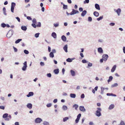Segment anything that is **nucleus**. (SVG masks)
Instances as JSON below:
<instances>
[{"label":"nucleus","mask_w":125,"mask_h":125,"mask_svg":"<svg viewBox=\"0 0 125 125\" xmlns=\"http://www.w3.org/2000/svg\"><path fill=\"white\" fill-rule=\"evenodd\" d=\"M79 120V119L77 118L75 120L76 123H77L78 122Z\"/></svg>","instance_id":"nucleus-54"},{"label":"nucleus","mask_w":125,"mask_h":125,"mask_svg":"<svg viewBox=\"0 0 125 125\" xmlns=\"http://www.w3.org/2000/svg\"><path fill=\"white\" fill-rule=\"evenodd\" d=\"M79 109L80 111H82L84 112L85 111V109L83 106H80L79 107Z\"/></svg>","instance_id":"nucleus-8"},{"label":"nucleus","mask_w":125,"mask_h":125,"mask_svg":"<svg viewBox=\"0 0 125 125\" xmlns=\"http://www.w3.org/2000/svg\"><path fill=\"white\" fill-rule=\"evenodd\" d=\"M67 45H65L63 47V49L65 52H67Z\"/></svg>","instance_id":"nucleus-19"},{"label":"nucleus","mask_w":125,"mask_h":125,"mask_svg":"<svg viewBox=\"0 0 125 125\" xmlns=\"http://www.w3.org/2000/svg\"><path fill=\"white\" fill-rule=\"evenodd\" d=\"M8 114L7 113H6L4 114L3 116V117L4 118H5L8 117Z\"/></svg>","instance_id":"nucleus-31"},{"label":"nucleus","mask_w":125,"mask_h":125,"mask_svg":"<svg viewBox=\"0 0 125 125\" xmlns=\"http://www.w3.org/2000/svg\"><path fill=\"white\" fill-rule=\"evenodd\" d=\"M62 39L63 41H65L66 40V37L64 35H62Z\"/></svg>","instance_id":"nucleus-18"},{"label":"nucleus","mask_w":125,"mask_h":125,"mask_svg":"<svg viewBox=\"0 0 125 125\" xmlns=\"http://www.w3.org/2000/svg\"><path fill=\"white\" fill-rule=\"evenodd\" d=\"M52 106V104L51 103L47 105V107H50Z\"/></svg>","instance_id":"nucleus-46"},{"label":"nucleus","mask_w":125,"mask_h":125,"mask_svg":"<svg viewBox=\"0 0 125 125\" xmlns=\"http://www.w3.org/2000/svg\"><path fill=\"white\" fill-rule=\"evenodd\" d=\"M92 18L90 17H89L88 18V21H92Z\"/></svg>","instance_id":"nucleus-41"},{"label":"nucleus","mask_w":125,"mask_h":125,"mask_svg":"<svg viewBox=\"0 0 125 125\" xmlns=\"http://www.w3.org/2000/svg\"><path fill=\"white\" fill-rule=\"evenodd\" d=\"M104 89H105L103 87H101V94H103L104 90Z\"/></svg>","instance_id":"nucleus-27"},{"label":"nucleus","mask_w":125,"mask_h":125,"mask_svg":"<svg viewBox=\"0 0 125 125\" xmlns=\"http://www.w3.org/2000/svg\"><path fill=\"white\" fill-rule=\"evenodd\" d=\"M78 107V106L76 104H75L73 105V107L76 110H77Z\"/></svg>","instance_id":"nucleus-25"},{"label":"nucleus","mask_w":125,"mask_h":125,"mask_svg":"<svg viewBox=\"0 0 125 125\" xmlns=\"http://www.w3.org/2000/svg\"><path fill=\"white\" fill-rule=\"evenodd\" d=\"M63 8L64 9H67V5L63 4Z\"/></svg>","instance_id":"nucleus-33"},{"label":"nucleus","mask_w":125,"mask_h":125,"mask_svg":"<svg viewBox=\"0 0 125 125\" xmlns=\"http://www.w3.org/2000/svg\"><path fill=\"white\" fill-rule=\"evenodd\" d=\"M48 50L49 52H50L51 51V48L49 46H48Z\"/></svg>","instance_id":"nucleus-62"},{"label":"nucleus","mask_w":125,"mask_h":125,"mask_svg":"<svg viewBox=\"0 0 125 125\" xmlns=\"http://www.w3.org/2000/svg\"><path fill=\"white\" fill-rule=\"evenodd\" d=\"M89 125H94V123L92 122H90L89 123Z\"/></svg>","instance_id":"nucleus-63"},{"label":"nucleus","mask_w":125,"mask_h":125,"mask_svg":"<svg viewBox=\"0 0 125 125\" xmlns=\"http://www.w3.org/2000/svg\"><path fill=\"white\" fill-rule=\"evenodd\" d=\"M21 39H19L17 40L15 42V43L16 44L20 42V41L22 40Z\"/></svg>","instance_id":"nucleus-29"},{"label":"nucleus","mask_w":125,"mask_h":125,"mask_svg":"<svg viewBox=\"0 0 125 125\" xmlns=\"http://www.w3.org/2000/svg\"><path fill=\"white\" fill-rule=\"evenodd\" d=\"M102 57L103 58L104 60V61H106L107 60L108 56L107 55L105 54L103 55Z\"/></svg>","instance_id":"nucleus-5"},{"label":"nucleus","mask_w":125,"mask_h":125,"mask_svg":"<svg viewBox=\"0 0 125 125\" xmlns=\"http://www.w3.org/2000/svg\"><path fill=\"white\" fill-rule=\"evenodd\" d=\"M27 19L29 20H32V19L29 16H27Z\"/></svg>","instance_id":"nucleus-51"},{"label":"nucleus","mask_w":125,"mask_h":125,"mask_svg":"<svg viewBox=\"0 0 125 125\" xmlns=\"http://www.w3.org/2000/svg\"><path fill=\"white\" fill-rule=\"evenodd\" d=\"M10 32L9 31L8 32V33H7V35H6L7 37L8 38H9L11 36V35L10 36H9V35H10Z\"/></svg>","instance_id":"nucleus-42"},{"label":"nucleus","mask_w":125,"mask_h":125,"mask_svg":"<svg viewBox=\"0 0 125 125\" xmlns=\"http://www.w3.org/2000/svg\"><path fill=\"white\" fill-rule=\"evenodd\" d=\"M66 61L68 62H70L72 61V59L70 58H68L66 59Z\"/></svg>","instance_id":"nucleus-28"},{"label":"nucleus","mask_w":125,"mask_h":125,"mask_svg":"<svg viewBox=\"0 0 125 125\" xmlns=\"http://www.w3.org/2000/svg\"><path fill=\"white\" fill-rule=\"evenodd\" d=\"M47 76L48 77H50L51 76V74L50 73H48L47 74Z\"/></svg>","instance_id":"nucleus-48"},{"label":"nucleus","mask_w":125,"mask_h":125,"mask_svg":"<svg viewBox=\"0 0 125 125\" xmlns=\"http://www.w3.org/2000/svg\"><path fill=\"white\" fill-rule=\"evenodd\" d=\"M49 56L50 57L53 58L54 57V55L52 52H51L49 54Z\"/></svg>","instance_id":"nucleus-23"},{"label":"nucleus","mask_w":125,"mask_h":125,"mask_svg":"<svg viewBox=\"0 0 125 125\" xmlns=\"http://www.w3.org/2000/svg\"><path fill=\"white\" fill-rule=\"evenodd\" d=\"M118 85V84L117 83H115L113 85H112V86L113 87H116Z\"/></svg>","instance_id":"nucleus-39"},{"label":"nucleus","mask_w":125,"mask_h":125,"mask_svg":"<svg viewBox=\"0 0 125 125\" xmlns=\"http://www.w3.org/2000/svg\"><path fill=\"white\" fill-rule=\"evenodd\" d=\"M52 36L54 38H56L57 37V35L54 32H53L52 34Z\"/></svg>","instance_id":"nucleus-14"},{"label":"nucleus","mask_w":125,"mask_h":125,"mask_svg":"<svg viewBox=\"0 0 125 125\" xmlns=\"http://www.w3.org/2000/svg\"><path fill=\"white\" fill-rule=\"evenodd\" d=\"M36 26L37 27H41V23L40 22H39L38 23V24Z\"/></svg>","instance_id":"nucleus-38"},{"label":"nucleus","mask_w":125,"mask_h":125,"mask_svg":"<svg viewBox=\"0 0 125 125\" xmlns=\"http://www.w3.org/2000/svg\"><path fill=\"white\" fill-rule=\"evenodd\" d=\"M1 27H2L3 28H4L6 26V25L4 23H2L1 24Z\"/></svg>","instance_id":"nucleus-34"},{"label":"nucleus","mask_w":125,"mask_h":125,"mask_svg":"<svg viewBox=\"0 0 125 125\" xmlns=\"http://www.w3.org/2000/svg\"><path fill=\"white\" fill-rule=\"evenodd\" d=\"M33 23H36V21L35 19H33L32 21Z\"/></svg>","instance_id":"nucleus-43"},{"label":"nucleus","mask_w":125,"mask_h":125,"mask_svg":"<svg viewBox=\"0 0 125 125\" xmlns=\"http://www.w3.org/2000/svg\"><path fill=\"white\" fill-rule=\"evenodd\" d=\"M57 102V99H54L53 101V102L54 103H56Z\"/></svg>","instance_id":"nucleus-57"},{"label":"nucleus","mask_w":125,"mask_h":125,"mask_svg":"<svg viewBox=\"0 0 125 125\" xmlns=\"http://www.w3.org/2000/svg\"><path fill=\"white\" fill-rule=\"evenodd\" d=\"M27 106L28 108L30 109L32 108V105L31 104V103H29L27 104Z\"/></svg>","instance_id":"nucleus-9"},{"label":"nucleus","mask_w":125,"mask_h":125,"mask_svg":"<svg viewBox=\"0 0 125 125\" xmlns=\"http://www.w3.org/2000/svg\"><path fill=\"white\" fill-rule=\"evenodd\" d=\"M97 110L95 114L97 116L99 117L102 115L101 111H102L101 109L99 107L97 108Z\"/></svg>","instance_id":"nucleus-1"},{"label":"nucleus","mask_w":125,"mask_h":125,"mask_svg":"<svg viewBox=\"0 0 125 125\" xmlns=\"http://www.w3.org/2000/svg\"><path fill=\"white\" fill-rule=\"evenodd\" d=\"M24 52L25 54H28L29 53V51L26 50H24Z\"/></svg>","instance_id":"nucleus-37"},{"label":"nucleus","mask_w":125,"mask_h":125,"mask_svg":"<svg viewBox=\"0 0 125 125\" xmlns=\"http://www.w3.org/2000/svg\"><path fill=\"white\" fill-rule=\"evenodd\" d=\"M87 13V11L86 10H84L83 11L82 13L81 14V15L83 17Z\"/></svg>","instance_id":"nucleus-10"},{"label":"nucleus","mask_w":125,"mask_h":125,"mask_svg":"<svg viewBox=\"0 0 125 125\" xmlns=\"http://www.w3.org/2000/svg\"><path fill=\"white\" fill-rule=\"evenodd\" d=\"M116 12L117 14L119 16L121 12V10L120 9L118 8L117 10L115 9L114 10Z\"/></svg>","instance_id":"nucleus-7"},{"label":"nucleus","mask_w":125,"mask_h":125,"mask_svg":"<svg viewBox=\"0 0 125 125\" xmlns=\"http://www.w3.org/2000/svg\"><path fill=\"white\" fill-rule=\"evenodd\" d=\"M116 67V65H114L113 66L112 68V69L111 70V72H113L115 71V70Z\"/></svg>","instance_id":"nucleus-15"},{"label":"nucleus","mask_w":125,"mask_h":125,"mask_svg":"<svg viewBox=\"0 0 125 125\" xmlns=\"http://www.w3.org/2000/svg\"><path fill=\"white\" fill-rule=\"evenodd\" d=\"M33 95V92H30L29 93V94L27 95V96L28 97H29L30 96H32Z\"/></svg>","instance_id":"nucleus-12"},{"label":"nucleus","mask_w":125,"mask_h":125,"mask_svg":"<svg viewBox=\"0 0 125 125\" xmlns=\"http://www.w3.org/2000/svg\"><path fill=\"white\" fill-rule=\"evenodd\" d=\"M94 15L96 17H98L99 15V13L97 11H94Z\"/></svg>","instance_id":"nucleus-17"},{"label":"nucleus","mask_w":125,"mask_h":125,"mask_svg":"<svg viewBox=\"0 0 125 125\" xmlns=\"http://www.w3.org/2000/svg\"><path fill=\"white\" fill-rule=\"evenodd\" d=\"M89 0H85V1H84V3H85V2H86V3H89Z\"/></svg>","instance_id":"nucleus-61"},{"label":"nucleus","mask_w":125,"mask_h":125,"mask_svg":"<svg viewBox=\"0 0 125 125\" xmlns=\"http://www.w3.org/2000/svg\"><path fill=\"white\" fill-rule=\"evenodd\" d=\"M32 26L34 28H36L37 26L35 24V23H34L32 24Z\"/></svg>","instance_id":"nucleus-47"},{"label":"nucleus","mask_w":125,"mask_h":125,"mask_svg":"<svg viewBox=\"0 0 125 125\" xmlns=\"http://www.w3.org/2000/svg\"><path fill=\"white\" fill-rule=\"evenodd\" d=\"M84 97V95L83 94H82L81 96V98H83Z\"/></svg>","instance_id":"nucleus-60"},{"label":"nucleus","mask_w":125,"mask_h":125,"mask_svg":"<svg viewBox=\"0 0 125 125\" xmlns=\"http://www.w3.org/2000/svg\"><path fill=\"white\" fill-rule=\"evenodd\" d=\"M69 118L68 117H65L63 118V121L64 122L66 121Z\"/></svg>","instance_id":"nucleus-32"},{"label":"nucleus","mask_w":125,"mask_h":125,"mask_svg":"<svg viewBox=\"0 0 125 125\" xmlns=\"http://www.w3.org/2000/svg\"><path fill=\"white\" fill-rule=\"evenodd\" d=\"M82 62L83 63H86L87 62L85 60L83 59L82 60Z\"/></svg>","instance_id":"nucleus-49"},{"label":"nucleus","mask_w":125,"mask_h":125,"mask_svg":"<svg viewBox=\"0 0 125 125\" xmlns=\"http://www.w3.org/2000/svg\"><path fill=\"white\" fill-rule=\"evenodd\" d=\"M52 52L53 53H55L56 52V51L54 49H52Z\"/></svg>","instance_id":"nucleus-58"},{"label":"nucleus","mask_w":125,"mask_h":125,"mask_svg":"<svg viewBox=\"0 0 125 125\" xmlns=\"http://www.w3.org/2000/svg\"><path fill=\"white\" fill-rule=\"evenodd\" d=\"M79 13V11H78L77 10H75L74 9H72V11L71 13H69L67 12L66 14L68 16L69 15H72L76 13Z\"/></svg>","instance_id":"nucleus-2"},{"label":"nucleus","mask_w":125,"mask_h":125,"mask_svg":"<svg viewBox=\"0 0 125 125\" xmlns=\"http://www.w3.org/2000/svg\"><path fill=\"white\" fill-rule=\"evenodd\" d=\"M5 108L3 106H0V109H4Z\"/></svg>","instance_id":"nucleus-55"},{"label":"nucleus","mask_w":125,"mask_h":125,"mask_svg":"<svg viewBox=\"0 0 125 125\" xmlns=\"http://www.w3.org/2000/svg\"><path fill=\"white\" fill-rule=\"evenodd\" d=\"M98 51L99 52L101 53L103 52V50L101 48H99L98 49Z\"/></svg>","instance_id":"nucleus-13"},{"label":"nucleus","mask_w":125,"mask_h":125,"mask_svg":"<svg viewBox=\"0 0 125 125\" xmlns=\"http://www.w3.org/2000/svg\"><path fill=\"white\" fill-rule=\"evenodd\" d=\"M80 55L82 57H84V55L82 53H81L80 54Z\"/></svg>","instance_id":"nucleus-64"},{"label":"nucleus","mask_w":125,"mask_h":125,"mask_svg":"<svg viewBox=\"0 0 125 125\" xmlns=\"http://www.w3.org/2000/svg\"><path fill=\"white\" fill-rule=\"evenodd\" d=\"M107 96H116V95L115 94H114L112 93H108L107 94Z\"/></svg>","instance_id":"nucleus-24"},{"label":"nucleus","mask_w":125,"mask_h":125,"mask_svg":"<svg viewBox=\"0 0 125 125\" xmlns=\"http://www.w3.org/2000/svg\"><path fill=\"white\" fill-rule=\"evenodd\" d=\"M40 34V33H36L35 35V36L36 38L38 37L39 36V35Z\"/></svg>","instance_id":"nucleus-40"},{"label":"nucleus","mask_w":125,"mask_h":125,"mask_svg":"<svg viewBox=\"0 0 125 125\" xmlns=\"http://www.w3.org/2000/svg\"><path fill=\"white\" fill-rule=\"evenodd\" d=\"M103 18V16H100L99 17V18H97V20L98 21H99L100 20L102 19Z\"/></svg>","instance_id":"nucleus-35"},{"label":"nucleus","mask_w":125,"mask_h":125,"mask_svg":"<svg viewBox=\"0 0 125 125\" xmlns=\"http://www.w3.org/2000/svg\"><path fill=\"white\" fill-rule=\"evenodd\" d=\"M95 8L97 9L98 10H100L99 6L98 4H95Z\"/></svg>","instance_id":"nucleus-11"},{"label":"nucleus","mask_w":125,"mask_h":125,"mask_svg":"<svg viewBox=\"0 0 125 125\" xmlns=\"http://www.w3.org/2000/svg\"><path fill=\"white\" fill-rule=\"evenodd\" d=\"M115 24V23H111L110 24V25L112 26H114Z\"/></svg>","instance_id":"nucleus-59"},{"label":"nucleus","mask_w":125,"mask_h":125,"mask_svg":"<svg viewBox=\"0 0 125 125\" xmlns=\"http://www.w3.org/2000/svg\"><path fill=\"white\" fill-rule=\"evenodd\" d=\"M114 105L113 104H111L109 107V109L111 110L114 107Z\"/></svg>","instance_id":"nucleus-16"},{"label":"nucleus","mask_w":125,"mask_h":125,"mask_svg":"<svg viewBox=\"0 0 125 125\" xmlns=\"http://www.w3.org/2000/svg\"><path fill=\"white\" fill-rule=\"evenodd\" d=\"M21 29L23 30L26 31L27 29V28L25 26H22Z\"/></svg>","instance_id":"nucleus-30"},{"label":"nucleus","mask_w":125,"mask_h":125,"mask_svg":"<svg viewBox=\"0 0 125 125\" xmlns=\"http://www.w3.org/2000/svg\"><path fill=\"white\" fill-rule=\"evenodd\" d=\"M42 121V119L39 118H36L35 120V122L36 123H40Z\"/></svg>","instance_id":"nucleus-6"},{"label":"nucleus","mask_w":125,"mask_h":125,"mask_svg":"<svg viewBox=\"0 0 125 125\" xmlns=\"http://www.w3.org/2000/svg\"><path fill=\"white\" fill-rule=\"evenodd\" d=\"M40 65L41 66H43L44 65V63L42 62H40Z\"/></svg>","instance_id":"nucleus-56"},{"label":"nucleus","mask_w":125,"mask_h":125,"mask_svg":"<svg viewBox=\"0 0 125 125\" xmlns=\"http://www.w3.org/2000/svg\"><path fill=\"white\" fill-rule=\"evenodd\" d=\"M71 75L72 76H74L75 75V72L73 70H71Z\"/></svg>","instance_id":"nucleus-21"},{"label":"nucleus","mask_w":125,"mask_h":125,"mask_svg":"<svg viewBox=\"0 0 125 125\" xmlns=\"http://www.w3.org/2000/svg\"><path fill=\"white\" fill-rule=\"evenodd\" d=\"M16 4L15 3L12 2L11 3V10L12 12H14V7L15 6Z\"/></svg>","instance_id":"nucleus-3"},{"label":"nucleus","mask_w":125,"mask_h":125,"mask_svg":"<svg viewBox=\"0 0 125 125\" xmlns=\"http://www.w3.org/2000/svg\"><path fill=\"white\" fill-rule=\"evenodd\" d=\"M113 77L112 76H110L109 77V79L108 80V82L109 83L111 81H112L113 79Z\"/></svg>","instance_id":"nucleus-26"},{"label":"nucleus","mask_w":125,"mask_h":125,"mask_svg":"<svg viewBox=\"0 0 125 125\" xmlns=\"http://www.w3.org/2000/svg\"><path fill=\"white\" fill-rule=\"evenodd\" d=\"M59 69H55L54 70V72L55 74H57L59 73Z\"/></svg>","instance_id":"nucleus-20"},{"label":"nucleus","mask_w":125,"mask_h":125,"mask_svg":"<svg viewBox=\"0 0 125 125\" xmlns=\"http://www.w3.org/2000/svg\"><path fill=\"white\" fill-rule=\"evenodd\" d=\"M70 96L72 98H75L76 97V95L75 94H70Z\"/></svg>","instance_id":"nucleus-22"},{"label":"nucleus","mask_w":125,"mask_h":125,"mask_svg":"<svg viewBox=\"0 0 125 125\" xmlns=\"http://www.w3.org/2000/svg\"><path fill=\"white\" fill-rule=\"evenodd\" d=\"M92 64L91 63H89L88 64V66L89 67H91L92 66Z\"/></svg>","instance_id":"nucleus-50"},{"label":"nucleus","mask_w":125,"mask_h":125,"mask_svg":"<svg viewBox=\"0 0 125 125\" xmlns=\"http://www.w3.org/2000/svg\"><path fill=\"white\" fill-rule=\"evenodd\" d=\"M16 18L18 22H20V19L19 17H16Z\"/></svg>","instance_id":"nucleus-52"},{"label":"nucleus","mask_w":125,"mask_h":125,"mask_svg":"<svg viewBox=\"0 0 125 125\" xmlns=\"http://www.w3.org/2000/svg\"><path fill=\"white\" fill-rule=\"evenodd\" d=\"M120 124L121 125H125V123L123 121H122L120 123Z\"/></svg>","instance_id":"nucleus-53"},{"label":"nucleus","mask_w":125,"mask_h":125,"mask_svg":"<svg viewBox=\"0 0 125 125\" xmlns=\"http://www.w3.org/2000/svg\"><path fill=\"white\" fill-rule=\"evenodd\" d=\"M54 26L55 27H56L58 26L59 24L58 23H56L54 24Z\"/></svg>","instance_id":"nucleus-44"},{"label":"nucleus","mask_w":125,"mask_h":125,"mask_svg":"<svg viewBox=\"0 0 125 125\" xmlns=\"http://www.w3.org/2000/svg\"><path fill=\"white\" fill-rule=\"evenodd\" d=\"M24 66H23L22 67V70L23 71H25L26 69V68L27 67V62H25L24 63H23Z\"/></svg>","instance_id":"nucleus-4"},{"label":"nucleus","mask_w":125,"mask_h":125,"mask_svg":"<svg viewBox=\"0 0 125 125\" xmlns=\"http://www.w3.org/2000/svg\"><path fill=\"white\" fill-rule=\"evenodd\" d=\"M81 116V114H79L77 116V118H78L79 119H80V118Z\"/></svg>","instance_id":"nucleus-45"},{"label":"nucleus","mask_w":125,"mask_h":125,"mask_svg":"<svg viewBox=\"0 0 125 125\" xmlns=\"http://www.w3.org/2000/svg\"><path fill=\"white\" fill-rule=\"evenodd\" d=\"M63 108L64 110H66L67 109V107L65 105H64L63 106Z\"/></svg>","instance_id":"nucleus-36"}]
</instances>
